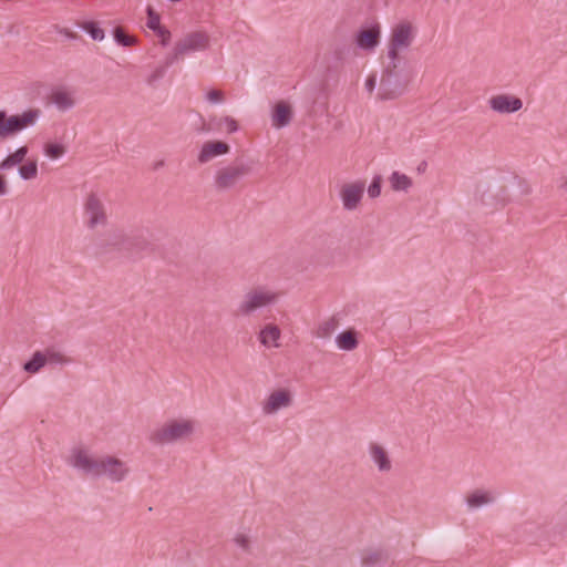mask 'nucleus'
<instances>
[{
  "mask_svg": "<svg viewBox=\"0 0 567 567\" xmlns=\"http://www.w3.org/2000/svg\"><path fill=\"white\" fill-rule=\"evenodd\" d=\"M159 37L162 38V43H163L164 45H166V44H167V42H168V40H169V37H168V38H166V35H159Z\"/></svg>",
  "mask_w": 567,
  "mask_h": 567,
  "instance_id": "nucleus-40",
  "label": "nucleus"
},
{
  "mask_svg": "<svg viewBox=\"0 0 567 567\" xmlns=\"http://www.w3.org/2000/svg\"><path fill=\"white\" fill-rule=\"evenodd\" d=\"M43 153L50 159H59L66 153V147L61 143L49 142L44 144Z\"/></svg>",
  "mask_w": 567,
  "mask_h": 567,
  "instance_id": "nucleus-29",
  "label": "nucleus"
},
{
  "mask_svg": "<svg viewBox=\"0 0 567 567\" xmlns=\"http://www.w3.org/2000/svg\"><path fill=\"white\" fill-rule=\"evenodd\" d=\"M336 344L340 350L343 351L354 350L359 344L357 332L353 330H348L339 333L336 337Z\"/></svg>",
  "mask_w": 567,
  "mask_h": 567,
  "instance_id": "nucleus-24",
  "label": "nucleus"
},
{
  "mask_svg": "<svg viewBox=\"0 0 567 567\" xmlns=\"http://www.w3.org/2000/svg\"><path fill=\"white\" fill-rule=\"evenodd\" d=\"M371 462L381 473H389L392 470V461L388 451L378 443H371L368 447Z\"/></svg>",
  "mask_w": 567,
  "mask_h": 567,
  "instance_id": "nucleus-17",
  "label": "nucleus"
},
{
  "mask_svg": "<svg viewBox=\"0 0 567 567\" xmlns=\"http://www.w3.org/2000/svg\"><path fill=\"white\" fill-rule=\"evenodd\" d=\"M279 299V293L267 287H257L245 293L238 305V313L243 317H249L257 310L272 306Z\"/></svg>",
  "mask_w": 567,
  "mask_h": 567,
  "instance_id": "nucleus-6",
  "label": "nucleus"
},
{
  "mask_svg": "<svg viewBox=\"0 0 567 567\" xmlns=\"http://www.w3.org/2000/svg\"><path fill=\"white\" fill-rule=\"evenodd\" d=\"M41 114L39 109H29L21 114L9 116L4 111H0V140H7L34 126Z\"/></svg>",
  "mask_w": 567,
  "mask_h": 567,
  "instance_id": "nucleus-5",
  "label": "nucleus"
},
{
  "mask_svg": "<svg viewBox=\"0 0 567 567\" xmlns=\"http://www.w3.org/2000/svg\"><path fill=\"white\" fill-rule=\"evenodd\" d=\"M114 39L118 44L123 47H131L136 41L134 37L125 34L121 28H116L114 30Z\"/></svg>",
  "mask_w": 567,
  "mask_h": 567,
  "instance_id": "nucleus-32",
  "label": "nucleus"
},
{
  "mask_svg": "<svg viewBox=\"0 0 567 567\" xmlns=\"http://www.w3.org/2000/svg\"><path fill=\"white\" fill-rule=\"evenodd\" d=\"M7 183L6 181L2 178V176L0 175V195H4L7 194Z\"/></svg>",
  "mask_w": 567,
  "mask_h": 567,
  "instance_id": "nucleus-38",
  "label": "nucleus"
},
{
  "mask_svg": "<svg viewBox=\"0 0 567 567\" xmlns=\"http://www.w3.org/2000/svg\"><path fill=\"white\" fill-rule=\"evenodd\" d=\"M251 167L247 163H231L216 169L213 178L214 187L219 192L235 188L239 182L250 174Z\"/></svg>",
  "mask_w": 567,
  "mask_h": 567,
  "instance_id": "nucleus-8",
  "label": "nucleus"
},
{
  "mask_svg": "<svg viewBox=\"0 0 567 567\" xmlns=\"http://www.w3.org/2000/svg\"><path fill=\"white\" fill-rule=\"evenodd\" d=\"M110 245L118 250L127 251L132 255H140L141 252L147 251L151 247V244L145 237H126L120 230H113L110 233Z\"/></svg>",
  "mask_w": 567,
  "mask_h": 567,
  "instance_id": "nucleus-10",
  "label": "nucleus"
},
{
  "mask_svg": "<svg viewBox=\"0 0 567 567\" xmlns=\"http://www.w3.org/2000/svg\"><path fill=\"white\" fill-rule=\"evenodd\" d=\"M28 153L29 148L27 146H20L0 162V171L4 172L10 171L16 166L20 167L25 161Z\"/></svg>",
  "mask_w": 567,
  "mask_h": 567,
  "instance_id": "nucleus-20",
  "label": "nucleus"
},
{
  "mask_svg": "<svg viewBox=\"0 0 567 567\" xmlns=\"http://www.w3.org/2000/svg\"><path fill=\"white\" fill-rule=\"evenodd\" d=\"M293 117L292 106L286 101H279L272 106L270 118L272 127L280 130L288 126Z\"/></svg>",
  "mask_w": 567,
  "mask_h": 567,
  "instance_id": "nucleus-16",
  "label": "nucleus"
},
{
  "mask_svg": "<svg viewBox=\"0 0 567 567\" xmlns=\"http://www.w3.org/2000/svg\"><path fill=\"white\" fill-rule=\"evenodd\" d=\"M381 25L378 22L362 27L355 34V45L367 52H373L380 44Z\"/></svg>",
  "mask_w": 567,
  "mask_h": 567,
  "instance_id": "nucleus-13",
  "label": "nucleus"
},
{
  "mask_svg": "<svg viewBox=\"0 0 567 567\" xmlns=\"http://www.w3.org/2000/svg\"><path fill=\"white\" fill-rule=\"evenodd\" d=\"M230 152L228 143L223 141H207L205 142L197 154V162L199 164H207L213 159L227 155Z\"/></svg>",
  "mask_w": 567,
  "mask_h": 567,
  "instance_id": "nucleus-15",
  "label": "nucleus"
},
{
  "mask_svg": "<svg viewBox=\"0 0 567 567\" xmlns=\"http://www.w3.org/2000/svg\"><path fill=\"white\" fill-rule=\"evenodd\" d=\"M68 464L92 477H103L111 483H121L131 474L128 463L115 455H93L87 449L76 446L70 451Z\"/></svg>",
  "mask_w": 567,
  "mask_h": 567,
  "instance_id": "nucleus-1",
  "label": "nucleus"
},
{
  "mask_svg": "<svg viewBox=\"0 0 567 567\" xmlns=\"http://www.w3.org/2000/svg\"><path fill=\"white\" fill-rule=\"evenodd\" d=\"M389 183L394 192H409L413 186V181L410 176L399 171H394L389 176Z\"/></svg>",
  "mask_w": 567,
  "mask_h": 567,
  "instance_id": "nucleus-23",
  "label": "nucleus"
},
{
  "mask_svg": "<svg viewBox=\"0 0 567 567\" xmlns=\"http://www.w3.org/2000/svg\"><path fill=\"white\" fill-rule=\"evenodd\" d=\"M375 85H377V75L375 74L369 75L364 83L365 90L369 93H372L375 89Z\"/></svg>",
  "mask_w": 567,
  "mask_h": 567,
  "instance_id": "nucleus-37",
  "label": "nucleus"
},
{
  "mask_svg": "<svg viewBox=\"0 0 567 567\" xmlns=\"http://www.w3.org/2000/svg\"><path fill=\"white\" fill-rule=\"evenodd\" d=\"M281 330L275 323H266L258 333L259 343L266 349L280 347Z\"/></svg>",
  "mask_w": 567,
  "mask_h": 567,
  "instance_id": "nucleus-19",
  "label": "nucleus"
},
{
  "mask_svg": "<svg viewBox=\"0 0 567 567\" xmlns=\"http://www.w3.org/2000/svg\"><path fill=\"white\" fill-rule=\"evenodd\" d=\"M196 427L197 422L190 417L168 419L150 433L148 440L157 446L175 444L190 439Z\"/></svg>",
  "mask_w": 567,
  "mask_h": 567,
  "instance_id": "nucleus-3",
  "label": "nucleus"
},
{
  "mask_svg": "<svg viewBox=\"0 0 567 567\" xmlns=\"http://www.w3.org/2000/svg\"><path fill=\"white\" fill-rule=\"evenodd\" d=\"M147 27L157 32L158 35H166V38L171 37V33L161 27L159 16L155 13L152 7L147 8Z\"/></svg>",
  "mask_w": 567,
  "mask_h": 567,
  "instance_id": "nucleus-28",
  "label": "nucleus"
},
{
  "mask_svg": "<svg viewBox=\"0 0 567 567\" xmlns=\"http://www.w3.org/2000/svg\"><path fill=\"white\" fill-rule=\"evenodd\" d=\"M42 351L45 360V364L49 365H66L72 362V359L68 357L61 349L56 347H48Z\"/></svg>",
  "mask_w": 567,
  "mask_h": 567,
  "instance_id": "nucleus-21",
  "label": "nucleus"
},
{
  "mask_svg": "<svg viewBox=\"0 0 567 567\" xmlns=\"http://www.w3.org/2000/svg\"><path fill=\"white\" fill-rule=\"evenodd\" d=\"M83 216L85 226L90 230H95L99 227H104L109 223L103 197L97 192H90L83 202Z\"/></svg>",
  "mask_w": 567,
  "mask_h": 567,
  "instance_id": "nucleus-9",
  "label": "nucleus"
},
{
  "mask_svg": "<svg viewBox=\"0 0 567 567\" xmlns=\"http://www.w3.org/2000/svg\"><path fill=\"white\" fill-rule=\"evenodd\" d=\"M210 124L218 131H225L228 134H233L238 131L239 126L237 121L228 115L221 117H212Z\"/></svg>",
  "mask_w": 567,
  "mask_h": 567,
  "instance_id": "nucleus-25",
  "label": "nucleus"
},
{
  "mask_svg": "<svg viewBox=\"0 0 567 567\" xmlns=\"http://www.w3.org/2000/svg\"><path fill=\"white\" fill-rule=\"evenodd\" d=\"M337 320L334 318H329L318 326L316 336L318 338H328L337 329Z\"/></svg>",
  "mask_w": 567,
  "mask_h": 567,
  "instance_id": "nucleus-30",
  "label": "nucleus"
},
{
  "mask_svg": "<svg viewBox=\"0 0 567 567\" xmlns=\"http://www.w3.org/2000/svg\"><path fill=\"white\" fill-rule=\"evenodd\" d=\"M206 99L213 104H219L224 102V93L219 90H210L207 92Z\"/></svg>",
  "mask_w": 567,
  "mask_h": 567,
  "instance_id": "nucleus-36",
  "label": "nucleus"
},
{
  "mask_svg": "<svg viewBox=\"0 0 567 567\" xmlns=\"http://www.w3.org/2000/svg\"><path fill=\"white\" fill-rule=\"evenodd\" d=\"M84 30L95 41H102L104 39V31L99 25H96L94 22L86 23L84 25Z\"/></svg>",
  "mask_w": 567,
  "mask_h": 567,
  "instance_id": "nucleus-33",
  "label": "nucleus"
},
{
  "mask_svg": "<svg viewBox=\"0 0 567 567\" xmlns=\"http://www.w3.org/2000/svg\"><path fill=\"white\" fill-rule=\"evenodd\" d=\"M18 174L23 181H31L37 178L39 174L37 161H24L23 164L18 168Z\"/></svg>",
  "mask_w": 567,
  "mask_h": 567,
  "instance_id": "nucleus-27",
  "label": "nucleus"
},
{
  "mask_svg": "<svg viewBox=\"0 0 567 567\" xmlns=\"http://www.w3.org/2000/svg\"><path fill=\"white\" fill-rule=\"evenodd\" d=\"M234 544L245 553H250L251 550V539L247 533L238 532L235 534L233 538Z\"/></svg>",
  "mask_w": 567,
  "mask_h": 567,
  "instance_id": "nucleus-31",
  "label": "nucleus"
},
{
  "mask_svg": "<svg viewBox=\"0 0 567 567\" xmlns=\"http://www.w3.org/2000/svg\"><path fill=\"white\" fill-rule=\"evenodd\" d=\"M386 561V554L381 549H367L361 554L363 567H380Z\"/></svg>",
  "mask_w": 567,
  "mask_h": 567,
  "instance_id": "nucleus-22",
  "label": "nucleus"
},
{
  "mask_svg": "<svg viewBox=\"0 0 567 567\" xmlns=\"http://www.w3.org/2000/svg\"><path fill=\"white\" fill-rule=\"evenodd\" d=\"M399 95H400V93L388 90L386 84L384 82H382L380 91L378 93V96L380 100H383V101L392 100Z\"/></svg>",
  "mask_w": 567,
  "mask_h": 567,
  "instance_id": "nucleus-35",
  "label": "nucleus"
},
{
  "mask_svg": "<svg viewBox=\"0 0 567 567\" xmlns=\"http://www.w3.org/2000/svg\"><path fill=\"white\" fill-rule=\"evenodd\" d=\"M295 404V391L289 386H277L268 391L260 402V411L265 416H276Z\"/></svg>",
  "mask_w": 567,
  "mask_h": 567,
  "instance_id": "nucleus-7",
  "label": "nucleus"
},
{
  "mask_svg": "<svg viewBox=\"0 0 567 567\" xmlns=\"http://www.w3.org/2000/svg\"><path fill=\"white\" fill-rule=\"evenodd\" d=\"M49 101L58 111L68 112L76 105L75 91L68 86H55L51 90Z\"/></svg>",
  "mask_w": 567,
  "mask_h": 567,
  "instance_id": "nucleus-14",
  "label": "nucleus"
},
{
  "mask_svg": "<svg viewBox=\"0 0 567 567\" xmlns=\"http://www.w3.org/2000/svg\"><path fill=\"white\" fill-rule=\"evenodd\" d=\"M365 190V184L361 181L344 183L339 192L342 208L354 212L360 207Z\"/></svg>",
  "mask_w": 567,
  "mask_h": 567,
  "instance_id": "nucleus-11",
  "label": "nucleus"
},
{
  "mask_svg": "<svg viewBox=\"0 0 567 567\" xmlns=\"http://www.w3.org/2000/svg\"><path fill=\"white\" fill-rule=\"evenodd\" d=\"M416 38V27L410 21H400L391 29L386 55L392 69L398 68L401 54L408 51Z\"/></svg>",
  "mask_w": 567,
  "mask_h": 567,
  "instance_id": "nucleus-4",
  "label": "nucleus"
},
{
  "mask_svg": "<svg viewBox=\"0 0 567 567\" xmlns=\"http://www.w3.org/2000/svg\"><path fill=\"white\" fill-rule=\"evenodd\" d=\"M487 103L493 112L502 115L513 114L523 109L522 99L508 93L492 95Z\"/></svg>",
  "mask_w": 567,
  "mask_h": 567,
  "instance_id": "nucleus-12",
  "label": "nucleus"
},
{
  "mask_svg": "<svg viewBox=\"0 0 567 567\" xmlns=\"http://www.w3.org/2000/svg\"><path fill=\"white\" fill-rule=\"evenodd\" d=\"M45 365L47 364L42 351H35L31 359L23 364V370L29 374H35L40 372L41 369Z\"/></svg>",
  "mask_w": 567,
  "mask_h": 567,
  "instance_id": "nucleus-26",
  "label": "nucleus"
},
{
  "mask_svg": "<svg viewBox=\"0 0 567 567\" xmlns=\"http://www.w3.org/2000/svg\"><path fill=\"white\" fill-rule=\"evenodd\" d=\"M210 35L204 30L190 31L184 34L174 45L173 51L166 55L163 65L157 68L148 78V83L159 80L167 68L184 60L186 55L206 51L210 48Z\"/></svg>",
  "mask_w": 567,
  "mask_h": 567,
  "instance_id": "nucleus-2",
  "label": "nucleus"
},
{
  "mask_svg": "<svg viewBox=\"0 0 567 567\" xmlns=\"http://www.w3.org/2000/svg\"><path fill=\"white\" fill-rule=\"evenodd\" d=\"M496 497L497 495L493 491L477 488L466 495L465 503L468 509H477L493 504Z\"/></svg>",
  "mask_w": 567,
  "mask_h": 567,
  "instance_id": "nucleus-18",
  "label": "nucleus"
},
{
  "mask_svg": "<svg viewBox=\"0 0 567 567\" xmlns=\"http://www.w3.org/2000/svg\"><path fill=\"white\" fill-rule=\"evenodd\" d=\"M561 188L567 193V175L564 178V182L561 184Z\"/></svg>",
  "mask_w": 567,
  "mask_h": 567,
  "instance_id": "nucleus-39",
  "label": "nucleus"
},
{
  "mask_svg": "<svg viewBox=\"0 0 567 567\" xmlns=\"http://www.w3.org/2000/svg\"><path fill=\"white\" fill-rule=\"evenodd\" d=\"M381 176H374L371 184L369 185L368 187V195L371 197V198H377L380 196L381 194Z\"/></svg>",
  "mask_w": 567,
  "mask_h": 567,
  "instance_id": "nucleus-34",
  "label": "nucleus"
}]
</instances>
